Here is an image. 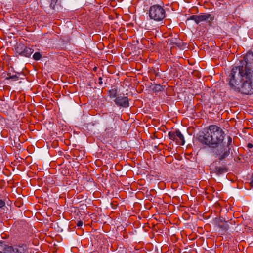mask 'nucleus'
Instances as JSON below:
<instances>
[{
    "label": "nucleus",
    "instance_id": "nucleus-1",
    "mask_svg": "<svg viewBox=\"0 0 253 253\" xmlns=\"http://www.w3.org/2000/svg\"><path fill=\"white\" fill-rule=\"evenodd\" d=\"M231 89L243 94H253V53L249 51L233 67L228 78Z\"/></svg>",
    "mask_w": 253,
    "mask_h": 253
},
{
    "label": "nucleus",
    "instance_id": "nucleus-2",
    "mask_svg": "<svg viewBox=\"0 0 253 253\" xmlns=\"http://www.w3.org/2000/svg\"><path fill=\"white\" fill-rule=\"evenodd\" d=\"M225 133L216 125H210L203 135L199 136L200 142L211 148H216L223 142Z\"/></svg>",
    "mask_w": 253,
    "mask_h": 253
},
{
    "label": "nucleus",
    "instance_id": "nucleus-3",
    "mask_svg": "<svg viewBox=\"0 0 253 253\" xmlns=\"http://www.w3.org/2000/svg\"><path fill=\"white\" fill-rule=\"evenodd\" d=\"M227 138L228 141L226 144L225 142H223L212 152L214 157L219 160H223L229 155L231 149L230 146L232 144V138L229 136Z\"/></svg>",
    "mask_w": 253,
    "mask_h": 253
},
{
    "label": "nucleus",
    "instance_id": "nucleus-4",
    "mask_svg": "<svg viewBox=\"0 0 253 253\" xmlns=\"http://www.w3.org/2000/svg\"><path fill=\"white\" fill-rule=\"evenodd\" d=\"M149 16L150 19L156 21H161L166 17V12L162 6L156 4L150 7Z\"/></svg>",
    "mask_w": 253,
    "mask_h": 253
},
{
    "label": "nucleus",
    "instance_id": "nucleus-5",
    "mask_svg": "<svg viewBox=\"0 0 253 253\" xmlns=\"http://www.w3.org/2000/svg\"><path fill=\"white\" fill-rule=\"evenodd\" d=\"M114 102L118 106L126 108L129 106V100L126 96H117L114 99Z\"/></svg>",
    "mask_w": 253,
    "mask_h": 253
},
{
    "label": "nucleus",
    "instance_id": "nucleus-6",
    "mask_svg": "<svg viewBox=\"0 0 253 253\" xmlns=\"http://www.w3.org/2000/svg\"><path fill=\"white\" fill-rule=\"evenodd\" d=\"M27 248V246L24 244L15 247L11 246L9 253H25Z\"/></svg>",
    "mask_w": 253,
    "mask_h": 253
},
{
    "label": "nucleus",
    "instance_id": "nucleus-7",
    "mask_svg": "<svg viewBox=\"0 0 253 253\" xmlns=\"http://www.w3.org/2000/svg\"><path fill=\"white\" fill-rule=\"evenodd\" d=\"M11 246L6 244L5 241H0V253H9Z\"/></svg>",
    "mask_w": 253,
    "mask_h": 253
},
{
    "label": "nucleus",
    "instance_id": "nucleus-8",
    "mask_svg": "<svg viewBox=\"0 0 253 253\" xmlns=\"http://www.w3.org/2000/svg\"><path fill=\"white\" fill-rule=\"evenodd\" d=\"M209 18H210V20H212L213 19V17L210 14H203L198 15L197 24H198L201 22L205 21Z\"/></svg>",
    "mask_w": 253,
    "mask_h": 253
},
{
    "label": "nucleus",
    "instance_id": "nucleus-9",
    "mask_svg": "<svg viewBox=\"0 0 253 253\" xmlns=\"http://www.w3.org/2000/svg\"><path fill=\"white\" fill-rule=\"evenodd\" d=\"M214 171L217 175H221L228 171V168L225 167H215Z\"/></svg>",
    "mask_w": 253,
    "mask_h": 253
},
{
    "label": "nucleus",
    "instance_id": "nucleus-10",
    "mask_svg": "<svg viewBox=\"0 0 253 253\" xmlns=\"http://www.w3.org/2000/svg\"><path fill=\"white\" fill-rule=\"evenodd\" d=\"M33 52V49L25 46L22 56L29 57Z\"/></svg>",
    "mask_w": 253,
    "mask_h": 253
},
{
    "label": "nucleus",
    "instance_id": "nucleus-11",
    "mask_svg": "<svg viewBox=\"0 0 253 253\" xmlns=\"http://www.w3.org/2000/svg\"><path fill=\"white\" fill-rule=\"evenodd\" d=\"M118 93L117 89L116 88H112L108 91L107 94L108 96L110 98H114L117 97V94Z\"/></svg>",
    "mask_w": 253,
    "mask_h": 253
},
{
    "label": "nucleus",
    "instance_id": "nucleus-12",
    "mask_svg": "<svg viewBox=\"0 0 253 253\" xmlns=\"http://www.w3.org/2000/svg\"><path fill=\"white\" fill-rule=\"evenodd\" d=\"M176 135H177V138H178L180 140L178 143L179 145H184L185 144L184 137L179 130H177V134Z\"/></svg>",
    "mask_w": 253,
    "mask_h": 253
},
{
    "label": "nucleus",
    "instance_id": "nucleus-13",
    "mask_svg": "<svg viewBox=\"0 0 253 253\" xmlns=\"http://www.w3.org/2000/svg\"><path fill=\"white\" fill-rule=\"evenodd\" d=\"M25 47V46L22 44H20L18 45H17V47L16 49L17 53H18L20 55L22 56Z\"/></svg>",
    "mask_w": 253,
    "mask_h": 253
},
{
    "label": "nucleus",
    "instance_id": "nucleus-14",
    "mask_svg": "<svg viewBox=\"0 0 253 253\" xmlns=\"http://www.w3.org/2000/svg\"><path fill=\"white\" fill-rule=\"evenodd\" d=\"M176 134H177V130L175 131L169 132V138L173 141L176 140L177 135H176Z\"/></svg>",
    "mask_w": 253,
    "mask_h": 253
},
{
    "label": "nucleus",
    "instance_id": "nucleus-15",
    "mask_svg": "<svg viewBox=\"0 0 253 253\" xmlns=\"http://www.w3.org/2000/svg\"><path fill=\"white\" fill-rule=\"evenodd\" d=\"M19 79V77L17 75H11L10 73L7 74V77L6 78V80H13L16 81Z\"/></svg>",
    "mask_w": 253,
    "mask_h": 253
},
{
    "label": "nucleus",
    "instance_id": "nucleus-16",
    "mask_svg": "<svg viewBox=\"0 0 253 253\" xmlns=\"http://www.w3.org/2000/svg\"><path fill=\"white\" fill-rule=\"evenodd\" d=\"M58 0H51L50 1V7L52 9H55V7L56 5V3L57 2Z\"/></svg>",
    "mask_w": 253,
    "mask_h": 253
},
{
    "label": "nucleus",
    "instance_id": "nucleus-17",
    "mask_svg": "<svg viewBox=\"0 0 253 253\" xmlns=\"http://www.w3.org/2000/svg\"><path fill=\"white\" fill-rule=\"evenodd\" d=\"M33 58L35 60H39L41 58V55L40 52H35L33 56Z\"/></svg>",
    "mask_w": 253,
    "mask_h": 253
},
{
    "label": "nucleus",
    "instance_id": "nucleus-18",
    "mask_svg": "<svg viewBox=\"0 0 253 253\" xmlns=\"http://www.w3.org/2000/svg\"><path fill=\"white\" fill-rule=\"evenodd\" d=\"M220 227L221 229H222L223 230L227 231L229 228V226L226 223H225L223 224V225H220Z\"/></svg>",
    "mask_w": 253,
    "mask_h": 253
},
{
    "label": "nucleus",
    "instance_id": "nucleus-19",
    "mask_svg": "<svg viewBox=\"0 0 253 253\" xmlns=\"http://www.w3.org/2000/svg\"><path fill=\"white\" fill-rule=\"evenodd\" d=\"M197 18H198V15H192V16H190L188 19L194 20L197 23Z\"/></svg>",
    "mask_w": 253,
    "mask_h": 253
},
{
    "label": "nucleus",
    "instance_id": "nucleus-20",
    "mask_svg": "<svg viewBox=\"0 0 253 253\" xmlns=\"http://www.w3.org/2000/svg\"><path fill=\"white\" fill-rule=\"evenodd\" d=\"M5 205V202L2 200H0V208H2Z\"/></svg>",
    "mask_w": 253,
    "mask_h": 253
},
{
    "label": "nucleus",
    "instance_id": "nucleus-21",
    "mask_svg": "<svg viewBox=\"0 0 253 253\" xmlns=\"http://www.w3.org/2000/svg\"><path fill=\"white\" fill-rule=\"evenodd\" d=\"M83 222L81 220L80 221H78L77 223V226L78 227H81L82 225H83Z\"/></svg>",
    "mask_w": 253,
    "mask_h": 253
},
{
    "label": "nucleus",
    "instance_id": "nucleus-22",
    "mask_svg": "<svg viewBox=\"0 0 253 253\" xmlns=\"http://www.w3.org/2000/svg\"><path fill=\"white\" fill-rule=\"evenodd\" d=\"M102 77H99V78H98V84H99V85H102Z\"/></svg>",
    "mask_w": 253,
    "mask_h": 253
},
{
    "label": "nucleus",
    "instance_id": "nucleus-23",
    "mask_svg": "<svg viewBox=\"0 0 253 253\" xmlns=\"http://www.w3.org/2000/svg\"><path fill=\"white\" fill-rule=\"evenodd\" d=\"M251 181L250 182V185H251V186L253 188V174L252 175V177H251Z\"/></svg>",
    "mask_w": 253,
    "mask_h": 253
},
{
    "label": "nucleus",
    "instance_id": "nucleus-24",
    "mask_svg": "<svg viewBox=\"0 0 253 253\" xmlns=\"http://www.w3.org/2000/svg\"><path fill=\"white\" fill-rule=\"evenodd\" d=\"M161 87V85H159V84H157V85H156V86H155V89H159V90H160V89Z\"/></svg>",
    "mask_w": 253,
    "mask_h": 253
},
{
    "label": "nucleus",
    "instance_id": "nucleus-25",
    "mask_svg": "<svg viewBox=\"0 0 253 253\" xmlns=\"http://www.w3.org/2000/svg\"><path fill=\"white\" fill-rule=\"evenodd\" d=\"M145 28L147 30H151V28L149 25H148L147 23L145 25Z\"/></svg>",
    "mask_w": 253,
    "mask_h": 253
},
{
    "label": "nucleus",
    "instance_id": "nucleus-26",
    "mask_svg": "<svg viewBox=\"0 0 253 253\" xmlns=\"http://www.w3.org/2000/svg\"><path fill=\"white\" fill-rule=\"evenodd\" d=\"M253 147V145L251 143H249L248 144V147L249 148H252Z\"/></svg>",
    "mask_w": 253,
    "mask_h": 253
}]
</instances>
